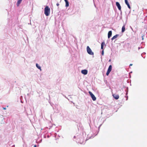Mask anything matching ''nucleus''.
<instances>
[{"label": "nucleus", "mask_w": 147, "mask_h": 147, "mask_svg": "<svg viewBox=\"0 0 147 147\" xmlns=\"http://www.w3.org/2000/svg\"><path fill=\"white\" fill-rule=\"evenodd\" d=\"M36 66L38 69H40V71L41 70V67L40 66H39L38 64H37V63L36 64Z\"/></svg>", "instance_id": "9d476101"}, {"label": "nucleus", "mask_w": 147, "mask_h": 147, "mask_svg": "<svg viewBox=\"0 0 147 147\" xmlns=\"http://www.w3.org/2000/svg\"><path fill=\"white\" fill-rule=\"evenodd\" d=\"M105 45V43L104 42H102L101 44V49H103V46Z\"/></svg>", "instance_id": "ddd939ff"}, {"label": "nucleus", "mask_w": 147, "mask_h": 147, "mask_svg": "<svg viewBox=\"0 0 147 147\" xmlns=\"http://www.w3.org/2000/svg\"><path fill=\"white\" fill-rule=\"evenodd\" d=\"M86 49L87 53L88 54L91 55H94L93 52L92 51L91 49L88 46L87 47Z\"/></svg>", "instance_id": "7ed1b4c3"}, {"label": "nucleus", "mask_w": 147, "mask_h": 147, "mask_svg": "<svg viewBox=\"0 0 147 147\" xmlns=\"http://www.w3.org/2000/svg\"><path fill=\"white\" fill-rule=\"evenodd\" d=\"M74 138H77V141L76 142L81 144L83 143L84 140V137L81 135H78L76 136H75L74 137Z\"/></svg>", "instance_id": "f257e3e1"}, {"label": "nucleus", "mask_w": 147, "mask_h": 147, "mask_svg": "<svg viewBox=\"0 0 147 147\" xmlns=\"http://www.w3.org/2000/svg\"><path fill=\"white\" fill-rule=\"evenodd\" d=\"M116 5L118 9L119 10H121V6L120 5V4L118 2H116Z\"/></svg>", "instance_id": "39448f33"}, {"label": "nucleus", "mask_w": 147, "mask_h": 147, "mask_svg": "<svg viewBox=\"0 0 147 147\" xmlns=\"http://www.w3.org/2000/svg\"><path fill=\"white\" fill-rule=\"evenodd\" d=\"M81 73L84 75H86L88 73V71L86 69L82 70L81 71Z\"/></svg>", "instance_id": "423d86ee"}, {"label": "nucleus", "mask_w": 147, "mask_h": 147, "mask_svg": "<svg viewBox=\"0 0 147 147\" xmlns=\"http://www.w3.org/2000/svg\"><path fill=\"white\" fill-rule=\"evenodd\" d=\"M56 5L57 6H59V4L58 3H57L56 4Z\"/></svg>", "instance_id": "412c9836"}, {"label": "nucleus", "mask_w": 147, "mask_h": 147, "mask_svg": "<svg viewBox=\"0 0 147 147\" xmlns=\"http://www.w3.org/2000/svg\"><path fill=\"white\" fill-rule=\"evenodd\" d=\"M119 36V34H116V35L114 36L111 38V40H113L115 38H117V37Z\"/></svg>", "instance_id": "1a4fd4ad"}, {"label": "nucleus", "mask_w": 147, "mask_h": 147, "mask_svg": "<svg viewBox=\"0 0 147 147\" xmlns=\"http://www.w3.org/2000/svg\"><path fill=\"white\" fill-rule=\"evenodd\" d=\"M4 109H6V108H4Z\"/></svg>", "instance_id": "393cba45"}, {"label": "nucleus", "mask_w": 147, "mask_h": 147, "mask_svg": "<svg viewBox=\"0 0 147 147\" xmlns=\"http://www.w3.org/2000/svg\"><path fill=\"white\" fill-rule=\"evenodd\" d=\"M112 70V66L110 65L109 66V67L107 70V71L110 72Z\"/></svg>", "instance_id": "9b49d317"}, {"label": "nucleus", "mask_w": 147, "mask_h": 147, "mask_svg": "<svg viewBox=\"0 0 147 147\" xmlns=\"http://www.w3.org/2000/svg\"><path fill=\"white\" fill-rule=\"evenodd\" d=\"M113 96L114 98L116 100L118 99L119 97V95L118 94H113Z\"/></svg>", "instance_id": "0eeeda50"}, {"label": "nucleus", "mask_w": 147, "mask_h": 147, "mask_svg": "<svg viewBox=\"0 0 147 147\" xmlns=\"http://www.w3.org/2000/svg\"><path fill=\"white\" fill-rule=\"evenodd\" d=\"M132 64H130L129 66H132Z\"/></svg>", "instance_id": "4be33fe9"}, {"label": "nucleus", "mask_w": 147, "mask_h": 147, "mask_svg": "<svg viewBox=\"0 0 147 147\" xmlns=\"http://www.w3.org/2000/svg\"><path fill=\"white\" fill-rule=\"evenodd\" d=\"M125 26L124 25L122 27V30H121L122 32H124L125 31Z\"/></svg>", "instance_id": "4468645a"}, {"label": "nucleus", "mask_w": 147, "mask_h": 147, "mask_svg": "<svg viewBox=\"0 0 147 147\" xmlns=\"http://www.w3.org/2000/svg\"><path fill=\"white\" fill-rule=\"evenodd\" d=\"M89 93L91 96L92 100L93 101H95L96 99V98L94 95L90 91L89 92Z\"/></svg>", "instance_id": "20e7f679"}, {"label": "nucleus", "mask_w": 147, "mask_h": 147, "mask_svg": "<svg viewBox=\"0 0 147 147\" xmlns=\"http://www.w3.org/2000/svg\"><path fill=\"white\" fill-rule=\"evenodd\" d=\"M125 3L126 5L129 3L128 2L127 0H125Z\"/></svg>", "instance_id": "2eb2a0df"}, {"label": "nucleus", "mask_w": 147, "mask_h": 147, "mask_svg": "<svg viewBox=\"0 0 147 147\" xmlns=\"http://www.w3.org/2000/svg\"><path fill=\"white\" fill-rule=\"evenodd\" d=\"M142 39L143 40L144 39V38H143V36H142Z\"/></svg>", "instance_id": "b1692460"}, {"label": "nucleus", "mask_w": 147, "mask_h": 147, "mask_svg": "<svg viewBox=\"0 0 147 147\" xmlns=\"http://www.w3.org/2000/svg\"><path fill=\"white\" fill-rule=\"evenodd\" d=\"M17 5L18 6V0L17 2Z\"/></svg>", "instance_id": "6ab92c4d"}, {"label": "nucleus", "mask_w": 147, "mask_h": 147, "mask_svg": "<svg viewBox=\"0 0 147 147\" xmlns=\"http://www.w3.org/2000/svg\"><path fill=\"white\" fill-rule=\"evenodd\" d=\"M112 34V32L111 31H110L109 32L108 35V38H109L111 36Z\"/></svg>", "instance_id": "6e6552de"}, {"label": "nucleus", "mask_w": 147, "mask_h": 147, "mask_svg": "<svg viewBox=\"0 0 147 147\" xmlns=\"http://www.w3.org/2000/svg\"><path fill=\"white\" fill-rule=\"evenodd\" d=\"M65 2V6L66 7H67L69 5V2L67 0H64Z\"/></svg>", "instance_id": "f8f14e48"}, {"label": "nucleus", "mask_w": 147, "mask_h": 147, "mask_svg": "<svg viewBox=\"0 0 147 147\" xmlns=\"http://www.w3.org/2000/svg\"><path fill=\"white\" fill-rule=\"evenodd\" d=\"M140 49V47H139V48H138V49Z\"/></svg>", "instance_id": "a878e982"}, {"label": "nucleus", "mask_w": 147, "mask_h": 147, "mask_svg": "<svg viewBox=\"0 0 147 147\" xmlns=\"http://www.w3.org/2000/svg\"><path fill=\"white\" fill-rule=\"evenodd\" d=\"M22 1V0H19V4Z\"/></svg>", "instance_id": "aec40b11"}, {"label": "nucleus", "mask_w": 147, "mask_h": 147, "mask_svg": "<svg viewBox=\"0 0 147 147\" xmlns=\"http://www.w3.org/2000/svg\"><path fill=\"white\" fill-rule=\"evenodd\" d=\"M33 147H36V145H34Z\"/></svg>", "instance_id": "5701e85b"}, {"label": "nucleus", "mask_w": 147, "mask_h": 147, "mask_svg": "<svg viewBox=\"0 0 147 147\" xmlns=\"http://www.w3.org/2000/svg\"><path fill=\"white\" fill-rule=\"evenodd\" d=\"M110 73V72L107 71V72L106 73V75L107 76H108Z\"/></svg>", "instance_id": "f3484780"}, {"label": "nucleus", "mask_w": 147, "mask_h": 147, "mask_svg": "<svg viewBox=\"0 0 147 147\" xmlns=\"http://www.w3.org/2000/svg\"><path fill=\"white\" fill-rule=\"evenodd\" d=\"M127 5L128 8L129 9H130L131 7L129 3H128L127 4Z\"/></svg>", "instance_id": "dca6fc26"}, {"label": "nucleus", "mask_w": 147, "mask_h": 147, "mask_svg": "<svg viewBox=\"0 0 147 147\" xmlns=\"http://www.w3.org/2000/svg\"><path fill=\"white\" fill-rule=\"evenodd\" d=\"M50 11V8L48 6H46L44 9V13L46 16H48L49 15Z\"/></svg>", "instance_id": "f03ea898"}, {"label": "nucleus", "mask_w": 147, "mask_h": 147, "mask_svg": "<svg viewBox=\"0 0 147 147\" xmlns=\"http://www.w3.org/2000/svg\"><path fill=\"white\" fill-rule=\"evenodd\" d=\"M102 55H104V51L103 50L102 52Z\"/></svg>", "instance_id": "a211bd4d"}]
</instances>
